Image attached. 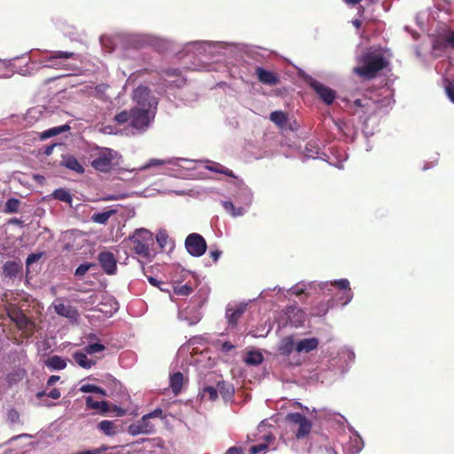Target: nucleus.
<instances>
[{
	"instance_id": "obj_1",
	"label": "nucleus",
	"mask_w": 454,
	"mask_h": 454,
	"mask_svg": "<svg viewBox=\"0 0 454 454\" xmlns=\"http://www.w3.org/2000/svg\"><path fill=\"white\" fill-rule=\"evenodd\" d=\"M356 61L357 66L353 68V73L365 81L375 79L389 65L384 54L372 48L364 51Z\"/></svg>"
},
{
	"instance_id": "obj_42",
	"label": "nucleus",
	"mask_w": 454,
	"mask_h": 454,
	"mask_svg": "<svg viewBox=\"0 0 454 454\" xmlns=\"http://www.w3.org/2000/svg\"><path fill=\"white\" fill-rule=\"evenodd\" d=\"M150 90L147 87H138L134 91V98H137V102L140 104V98L148 96Z\"/></svg>"
},
{
	"instance_id": "obj_38",
	"label": "nucleus",
	"mask_w": 454,
	"mask_h": 454,
	"mask_svg": "<svg viewBox=\"0 0 454 454\" xmlns=\"http://www.w3.org/2000/svg\"><path fill=\"white\" fill-rule=\"evenodd\" d=\"M443 84L447 97L454 104V81L446 78L443 81Z\"/></svg>"
},
{
	"instance_id": "obj_50",
	"label": "nucleus",
	"mask_w": 454,
	"mask_h": 454,
	"mask_svg": "<svg viewBox=\"0 0 454 454\" xmlns=\"http://www.w3.org/2000/svg\"><path fill=\"white\" fill-rule=\"evenodd\" d=\"M223 208L229 212L231 215H232V213L235 211L236 207L235 206L233 205L232 202L231 201H223Z\"/></svg>"
},
{
	"instance_id": "obj_53",
	"label": "nucleus",
	"mask_w": 454,
	"mask_h": 454,
	"mask_svg": "<svg viewBox=\"0 0 454 454\" xmlns=\"http://www.w3.org/2000/svg\"><path fill=\"white\" fill-rule=\"evenodd\" d=\"M110 411H114L116 413L117 416L121 417L126 414V410L118 407L116 405H114L112 409H110Z\"/></svg>"
},
{
	"instance_id": "obj_62",
	"label": "nucleus",
	"mask_w": 454,
	"mask_h": 454,
	"mask_svg": "<svg viewBox=\"0 0 454 454\" xmlns=\"http://www.w3.org/2000/svg\"><path fill=\"white\" fill-rule=\"evenodd\" d=\"M342 1L348 5L354 6L357 4H359L362 0H342Z\"/></svg>"
},
{
	"instance_id": "obj_64",
	"label": "nucleus",
	"mask_w": 454,
	"mask_h": 454,
	"mask_svg": "<svg viewBox=\"0 0 454 454\" xmlns=\"http://www.w3.org/2000/svg\"><path fill=\"white\" fill-rule=\"evenodd\" d=\"M95 393H96V394H100V395H104V396H105V395H106V390H105V389H103V388H101V387H98V386H96Z\"/></svg>"
},
{
	"instance_id": "obj_2",
	"label": "nucleus",
	"mask_w": 454,
	"mask_h": 454,
	"mask_svg": "<svg viewBox=\"0 0 454 454\" xmlns=\"http://www.w3.org/2000/svg\"><path fill=\"white\" fill-rule=\"evenodd\" d=\"M390 99L387 98L377 97L372 98L367 96H363L353 101L351 107L353 108V114L356 115L359 121L367 126V122L385 111L389 106Z\"/></svg>"
},
{
	"instance_id": "obj_34",
	"label": "nucleus",
	"mask_w": 454,
	"mask_h": 454,
	"mask_svg": "<svg viewBox=\"0 0 454 454\" xmlns=\"http://www.w3.org/2000/svg\"><path fill=\"white\" fill-rule=\"evenodd\" d=\"M207 168L208 170H210V171H213V172L224 174V175H226L228 176H231V177H235V175H234L232 170L228 169L226 168H224L223 165H221L219 163H216V162H214L211 165H207Z\"/></svg>"
},
{
	"instance_id": "obj_27",
	"label": "nucleus",
	"mask_w": 454,
	"mask_h": 454,
	"mask_svg": "<svg viewBox=\"0 0 454 454\" xmlns=\"http://www.w3.org/2000/svg\"><path fill=\"white\" fill-rule=\"evenodd\" d=\"M435 47L454 49V31H450L448 34L439 37Z\"/></svg>"
},
{
	"instance_id": "obj_48",
	"label": "nucleus",
	"mask_w": 454,
	"mask_h": 454,
	"mask_svg": "<svg viewBox=\"0 0 454 454\" xmlns=\"http://www.w3.org/2000/svg\"><path fill=\"white\" fill-rule=\"evenodd\" d=\"M80 390L82 393H95L96 385L85 384L81 387Z\"/></svg>"
},
{
	"instance_id": "obj_35",
	"label": "nucleus",
	"mask_w": 454,
	"mask_h": 454,
	"mask_svg": "<svg viewBox=\"0 0 454 454\" xmlns=\"http://www.w3.org/2000/svg\"><path fill=\"white\" fill-rule=\"evenodd\" d=\"M131 119V109L130 110H123L117 114H115L114 120L119 125H123L127 122L130 124Z\"/></svg>"
},
{
	"instance_id": "obj_21",
	"label": "nucleus",
	"mask_w": 454,
	"mask_h": 454,
	"mask_svg": "<svg viewBox=\"0 0 454 454\" xmlns=\"http://www.w3.org/2000/svg\"><path fill=\"white\" fill-rule=\"evenodd\" d=\"M44 364L51 370H63L67 364L64 358L57 355L50 356Z\"/></svg>"
},
{
	"instance_id": "obj_13",
	"label": "nucleus",
	"mask_w": 454,
	"mask_h": 454,
	"mask_svg": "<svg viewBox=\"0 0 454 454\" xmlns=\"http://www.w3.org/2000/svg\"><path fill=\"white\" fill-rule=\"evenodd\" d=\"M52 306L54 308L55 312L58 315L64 317L66 318L76 319L79 316V312L74 307L64 304L63 302L60 301L59 299L55 301L52 303Z\"/></svg>"
},
{
	"instance_id": "obj_63",
	"label": "nucleus",
	"mask_w": 454,
	"mask_h": 454,
	"mask_svg": "<svg viewBox=\"0 0 454 454\" xmlns=\"http://www.w3.org/2000/svg\"><path fill=\"white\" fill-rule=\"evenodd\" d=\"M352 24L356 29H360L362 27V21L360 20H353Z\"/></svg>"
},
{
	"instance_id": "obj_26",
	"label": "nucleus",
	"mask_w": 454,
	"mask_h": 454,
	"mask_svg": "<svg viewBox=\"0 0 454 454\" xmlns=\"http://www.w3.org/2000/svg\"><path fill=\"white\" fill-rule=\"evenodd\" d=\"M116 214V210L109 209L105 212L95 213L90 216V220L95 223L106 224L109 218Z\"/></svg>"
},
{
	"instance_id": "obj_11",
	"label": "nucleus",
	"mask_w": 454,
	"mask_h": 454,
	"mask_svg": "<svg viewBox=\"0 0 454 454\" xmlns=\"http://www.w3.org/2000/svg\"><path fill=\"white\" fill-rule=\"evenodd\" d=\"M98 262L103 271L107 275H114L117 271V261L115 255L109 251H102L98 255Z\"/></svg>"
},
{
	"instance_id": "obj_32",
	"label": "nucleus",
	"mask_w": 454,
	"mask_h": 454,
	"mask_svg": "<svg viewBox=\"0 0 454 454\" xmlns=\"http://www.w3.org/2000/svg\"><path fill=\"white\" fill-rule=\"evenodd\" d=\"M52 196L54 199L67 202L68 204H71L73 200L71 193L63 188L56 189L53 192Z\"/></svg>"
},
{
	"instance_id": "obj_58",
	"label": "nucleus",
	"mask_w": 454,
	"mask_h": 454,
	"mask_svg": "<svg viewBox=\"0 0 454 454\" xmlns=\"http://www.w3.org/2000/svg\"><path fill=\"white\" fill-rule=\"evenodd\" d=\"M221 254H222V252L219 250L210 251V257L215 262L219 259Z\"/></svg>"
},
{
	"instance_id": "obj_3",
	"label": "nucleus",
	"mask_w": 454,
	"mask_h": 454,
	"mask_svg": "<svg viewBox=\"0 0 454 454\" xmlns=\"http://www.w3.org/2000/svg\"><path fill=\"white\" fill-rule=\"evenodd\" d=\"M132 251L143 258L151 256V247L153 245V234L145 229H137L129 237Z\"/></svg>"
},
{
	"instance_id": "obj_19",
	"label": "nucleus",
	"mask_w": 454,
	"mask_h": 454,
	"mask_svg": "<svg viewBox=\"0 0 454 454\" xmlns=\"http://www.w3.org/2000/svg\"><path fill=\"white\" fill-rule=\"evenodd\" d=\"M333 285L336 286L339 289L344 290L343 294V305L348 304L353 298V294L351 292V289L349 287V281L347 278H341L335 280Z\"/></svg>"
},
{
	"instance_id": "obj_56",
	"label": "nucleus",
	"mask_w": 454,
	"mask_h": 454,
	"mask_svg": "<svg viewBox=\"0 0 454 454\" xmlns=\"http://www.w3.org/2000/svg\"><path fill=\"white\" fill-rule=\"evenodd\" d=\"M149 283L156 287H160V285H165V282L160 281L153 277H148Z\"/></svg>"
},
{
	"instance_id": "obj_61",
	"label": "nucleus",
	"mask_w": 454,
	"mask_h": 454,
	"mask_svg": "<svg viewBox=\"0 0 454 454\" xmlns=\"http://www.w3.org/2000/svg\"><path fill=\"white\" fill-rule=\"evenodd\" d=\"M9 61L4 59H0V67H6L8 66ZM4 74H0V78L4 77Z\"/></svg>"
},
{
	"instance_id": "obj_4",
	"label": "nucleus",
	"mask_w": 454,
	"mask_h": 454,
	"mask_svg": "<svg viewBox=\"0 0 454 454\" xmlns=\"http://www.w3.org/2000/svg\"><path fill=\"white\" fill-rule=\"evenodd\" d=\"M70 59L77 60L79 55L74 51H51L50 55L45 56L43 62L45 63V67L74 71L75 68L67 63Z\"/></svg>"
},
{
	"instance_id": "obj_10",
	"label": "nucleus",
	"mask_w": 454,
	"mask_h": 454,
	"mask_svg": "<svg viewBox=\"0 0 454 454\" xmlns=\"http://www.w3.org/2000/svg\"><path fill=\"white\" fill-rule=\"evenodd\" d=\"M155 431L154 425L150 421V419L147 415H144L139 420L135 423H132L128 427V433L130 435H137V434H150Z\"/></svg>"
},
{
	"instance_id": "obj_20",
	"label": "nucleus",
	"mask_w": 454,
	"mask_h": 454,
	"mask_svg": "<svg viewBox=\"0 0 454 454\" xmlns=\"http://www.w3.org/2000/svg\"><path fill=\"white\" fill-rule=\"evenodd\" d=\"M97 427L107 436H114L119 432V426L112 420H102Z\"/></svg>"
},
{
	"instance_id": "obj_9",
	"label": "nucleus",
	"mask_w": 454,
	"mask_h": 454,
	"mask_svg": "<svg viewBox=\"0 0 454 454\" xmlns=\"http://www.w3.org/2000/svg\"><path fill=\"white\" fill-rule=\"evenodd\" d=\"M149 110L133 107L131 108L130 127L137 131H145L150 125L151 118Z\"/></svg>"
},
{
	"instance_id": "obj_28",
	"label": "nucleus",
	"mask_w": 454,
	"mask_h": 454,
	"mask_svg": "<svg viewBox=\"0 0 454 454\" xmlns=\"http://www.w3.org/2000/svg\"><path fill=\"white\" fill-rule=\"evenodd\" d=\"M20 269V265L12 261L6 262L3 267L4 276L9 278L16 277Z\"/></svg>"
},
{
	"instance_id": "obj_12",
	"label": "nucleus",
	"mask_w": 454,
	"mask_h": 454,
	"mask_svg": "<svg viewBox=\"0 0 454 454\" xmlns=\"http://www.w3.org/2000/svg\"><path fill=\"white\" fill-rule=\"evenodd\" d=\"M310 87L315 90V92L318 95L324 103L326 105L333 104L336 97V93L333 90L325 86L323 83L317 81H312L310 82Z\"/></svg>"
},
{
	"instance_id": "obj_47",
	"label": "nucleus",
	"mask_w": 454,
	"mask_h": 454,
	"mask_svg": "<svg viewBox=\"0 0 454 454\" xmlns=\"http://www.w3.org/2000/svg\"><path fill=\"white\" fill-rule=\"evenodd\" d=\"M162 74L166 76H180L181 72L176 68H168L162 71Z\"/></svg>"
},
{
	"instance_id": "obj_37",
	"label": "nucleus",
	"mask_w": 454,
	"mask_h": 454,
	"mask_svg": "<svg viewBox=\"0 0 454 454\" xmlns=\"http://www.w3.org/2000/svg\"><path fill=\"white\" fill-rule=\"evenodd\" d=\"M217 393L220 392L221 395L226 398L227 396H231L233 393L232 387L229 384H227L225 381H219L217 383Z\"/></svg>"
},
{
	"instance_id": "obj_16",
	"label": "nucleus",
	"mask_w": 454,
	"mask_h": 454,
	"mask_svg": "<svg viewBox=\"0 0 454 454\" xmlns=\"http://www.w3.org/2000/svg\"><path fill=\"white\" fill-rule=\"evenodd\" d=\"M247 305L239 304L235 308H228L226 310V317L229 325L236 326L238 321L240 319L246 310Z\"/></svg>"
},
{
	"instance_id": "obj_45",
	"label": "nucleus",
	"mask_w": 454,
	"mask_h": 454,
	"mask_svg": "<svg viewBox=\"0 0 454 454\" xmlns=\"http://www.w3.org/2000/svg\"><path fill=\"white\" fill-rule=\"evenodd\" d=\"M8 420L12 423H19L20 422V414L19 412L12 409L10 410L8 412Z\"/></svg>"
},
{
	"instance_id": "obj_41",
	"label": "nucleus",
	"mask_w": 454,
	"mask_h": 454,
	"mask_svg": "<svg viewBox=\"0 0 454 454\" xmlns=\"http://www.w3.org/2000/svg\"><path fill=\"white\" fill-rule=\"evenodd\" d=\"M94 266H95V265H94L93 263H82V264L79 265V266L76 268L75 272H74V275H75L76 277H82V276H84V275L87 273V271H88L90 268H92V267H94Z\"/></svg>"
},
{
	"instance_id": "obj_46",
	"label": "nucleus",
	"mask_w": 454,
	"mask_h": 454,
	"mask_svg": "<svg viewBox=\"0 0 454 454\" xmlns=\"http://www.w3.org/2000/svg\"><path fill=\"white\" fill-rule=\"evenodd\" d=\"M166 161L165 160H158V159H152L150 160L145 166L143 168H149L151 167H154V166H159V165H163L165 164Z\"/></svg>"
},
{
	"instance_id": "obj_52",
	"label": "nucleus",
	"mask_w": 454,
	"mask_h": 454,
	"mask_svg": "<svg viewBox=\"0 0 454 454\" xmlns=\"http://www.w3.org/2000/svg\"><path fill=\"white\" fill-rule=\"evenodd\" d=\"M60 395L61 393L58 388H52L49 393H47V396L52 399H59Z\"/></svg>"
},
{
	"instance_id": "obj_30",
	"label": "nucleus",
	"mask_w": 454,
	"mask_h": 454,
	"mask_svg": "<svg viewBox=\"0 0 454 454\" xmlns=\"http://www.w3.org/2000/svg\"><path fill=\"white\" fill-rule=\"evenodd\" d=\"M262 361L263 356L259 351H249L244 358V362L247 365H259L262 363Z\"/></svg>"
},
{
	"instance_id": "obj_24",
	"label": "nucleus",
	"mask_w": 454,
	"mask_h": 454,
	"mask_svg": "<svg viewBox=\"0 0 454 454\" xmlns=\"http://www.w3.org/2000/svg\"><path fill=\"white\" fill-rule=\"evenodd\" d=\"M184 383V376L183 373L177 372L170 376L169 379V387L172 389V392L176 395L181 392L182 387Z\"/></svg>"
},
{
	"instance_id": "obj_39",
	"label": "nucleus",
	"mask_w": 454,
	"mask_h": 454,
	"mask_svg": "<svg viewBox=\"0 0 454 454\" xmlns=\"http://www.w3.org/2000/svg\"><path fill=\"white\" fill-rule=\"evenodd\" d=\"M106 349V346L100 343H90L84 347L83 350L88 355H92L98 352H102Z\"/></svg>"
},
{
	"instance_id": "obj_7",
	"label": "nucleus",
	"mask_w": 454,
	"mask_h": 454,
	"mask_svg": "<svg viewBox=\"0 0 454 454\" xmlns=\"http://www.w3.org/2000/svg\"><path fill=\"white\" fill-rule=\"evenodd\" d=\"M286 420L294 426L298 427L294 431L295 437L298 440L304 439L309 434L312 424L303 414L300 412L288 413L286 415Z\"/></svg>"
},
{
	"instance_id": "obj_5",
	"label": "nucleus",
	"mask_w": 454,
	"mask_h": 454,
	"mask_svg": "<svg viewBox=\"0 0 454 454\" xmlns=\"http://www.w3.org/2000/svg\"><path fill=\"white\" fill-rule=\"evenodd\" d=\"M97 151L91 155L93 157L91 167L98 171L106 173L113 168L117 152L106 147L97 148Z\"/></svg>"
},
{
	"instance_id": "obj_54",
	"label": "nucleus",
	"mask_w": 454,
	"mask_h": 454,
	"mask_svg": "<svg viewBox=\"0 0 454 454\" xmlns=\"http://www.w3.org/2000/svg\"><path fill=\"white\" fill-rule=\"evenodd\" d=\"M234 348H235V346L232 345L230 341H224L222 344L221 350L223 352H228V351L234 349Z\"/></svg>"
},
{
	"instance_id": "obj_6",
	"label": "nucleus",
	"mask_w": 454,
	"mask_h": 454,
	"mask_svg": "<svg viewBox=\"0 0 454 454\" xmlns=\"http://www.w3.org/2000/svg\"><path fill=\"white\" fill-rule=\"evenodd\" d=\"M8 317L15 323L16 326L30 337L35 333V325L18 307H11L8 309Z\"/></svg>"
},
{
	"instance_id": "obj_40",
	"label": "nucleus",
	"mask_w": 454,
	"mask_h": 454,
	"mask_svg": "<svg viewBox=\"0 0 454 454\" xmlns=\"http://www.w3.org/2000/svg\"><path fill=\"white\" fill-rule=\"evenodd\" d=\"M193 291L189 284L178 285L174 286V293L177 295L187 296Z\"/></svg>"
},
{
	"instance_id": "obj_36",
	"label": "nucleus",
	"mask_w": 454,
	"mask_h": 454,
	"mask_svg": "<svg viewBox=\"0 0 454 454\" xmlns=\"http://www.w3.org/2000/svg\"><path fill=\"white\" fill-rule=\"evenodd\" d=\"M20 205V200L11 198L5 202L4 212L7 214L17 213Z\"/></svg>"
},
{
	"instance_id": "obj_59",
	"label": "nucleus",
	"mask_w": 454,
	"mask_h": 454,
	"mask_svg": "<svg viewBox=\"0 0 454 454\" xmlns=\"http://www.w3.org/2000/svg\"><path fill=\"white\" fill-rule=\"evenodd\" d=\"M56 146V144H52L51 145H47L44 147L43 153L47 156L51 155L53 152L54 147Z\"/></svg>"
},
{
	"instance_id": "obj_33",
	"label": "nucleus",
	"mask_w": 454,
	"mask_h": 454,
	"mask_svg": "<svg viewBox=\"0 0 454 454\" xmlns=\"http://www.w3.org/2000/svg\"><path fill=\"white\" fill-rule=\"evenodd\" d=\"M217 397V389L214 387H205L201 391V398L204 400L215 401Z\"/></svg>"
},
{
	"instance_id": "obj_57",
	"label": "nucleus",
	"mask_w": 454,
	"mask_h": 454,
	"mask_svg": "<svg viewBox=\"0 0 454 454\" xmlns=\"http://www.w3.org/2000/svg\"><path fill=\"white\" fill-rule=\"evenodd\" d=\"M59 379L60 377L58 375H51L47 380V386L50 387L54 385L57 381L59 380Z\"/></svg>"
},
{
	"instance_id": "obj_23",
	"label": "nucleus",
	"mask_w": 454,
	"mask_h": 454,
	"mask_svg": "<svg viewBox=\"0 0 454 454\" xmlns=\"http://www.w3.org/2000/svg\"><path fill=\"white\" fill-rule=\"evenodd\" d=\"M119 448V446L102 445L99 448L79 451L75 454H119L116 451Z\"/></svg>"
},
{
	"instance_id": "obj_18",
	"label": "nucleus",
	"mask_w": 454,
	"mask_h": 454,
	"mask_svg": "<svg viewBox=\"0 0 454 454\" xmlns=\"http://www.w3.org/2000/svg\"><path fill=\"white\" fill-rule=\"evenodd\" d=\"M87 355L88 354L84 350H78L73 353L72 357L80 367L83 369H90L97 362L95 360L89 359Z\"/></svg>"
},
{
	"instance_id": "obj_8",
	"label": "nucleus",
	"mask_w": 454,
	"mask_h": 454,
	"mask_svg": "<svg viewBox=\"0 0 454 454\" xmlns=\"http://www.w3.org/2000/svg\"><path fill=\"white\" fill-rule=\"evenodd\" d=\"M184 246L187 252L194 257L203 255L207 250L205 239L198 233L189 234L185 239Z\"/></svg>"
},
{
	"instance_id": "obj_22",
	"label": "nucleus",
	"mask_w": 454,
	"mask_h": 454,
	"mask_svg": "<svg viewBox=\"0 0 454 454\" xmlns=\"http://www.w3.org/2000/svg\"><path fill=\"white\" fill-rule=\"evenodd\" d=\"M85 401L87 407L90 409L100 410L102 413L110 411V405L106 401H94L92 396H87Z\"/></svg>"
},
{
	"instance_id": "obj_51",
	"label": "nucleus",
	"mask_w": 454,
	"mask_h": 454,
	"mask_svg": "<svg viewBox=\"0 0 454 454\" xmlns=\"http://www.w3.org/2000/svg\"><path fill=\"white\" fill-rule=\"evenodd\" d=\"M226 454H244V450L241 447H231L228 449Z\"/></svg>"
},
{
	"instance_id": "obj_49",
	"label": "nucleus",
	"mask_w": 454,
	"mask_h": 454,
	"mask_svg": "<svg viewBox=\"0 0 454 454\" xmlns=\"http://www.w3.org/2000/svg\"><path fill=\"white\" fill-rule=\"evenodd\" d=\"M146 415L150 419H155V418L161 419L162 418V410L160 408H157L154 411H153L152 412L147 413Z\"/></svg>"
},
{
	"instance_id": "obj_60",
	"label": "nucleus",
	"mask_w": 454,
	"mask_h": 454,
	"mask_svg": "<svg viewBox=\"0 0 454 454\" xmlns=\"http://www.w3.org/2000/svg\"><path fill=\"white\" fill-rule=\"evenodd\" d=\"M244 214V208L243 207H238L235 209V211L232 213V216H239Z\"/></svg>"
},
{
	"instance_id": "obj_25",
	"label": "nucleus",
	"mask_w": 454,
	"mask_h": 454,
	"mask_svg": "<svg viewBox=\"0 0 454 454\" xmlns=\"http://www.w3.org/2000/svg\"><path fill=\"white\" fill-rule=\"evenodd\" d=\"M295 348L294 340L293 336H287L281 340V342L278 347V351L281 355L288 356L293 350Z\"/></svg>"
},
{
	"instance_id": "obj_15",
	"label": "nucleus",
	"mask_w": 454,
	"mask_h": 454,
	"mask_svg": "<svg viewBox=\"0 0 454 454\" xmlns=\"http://www.w3.org/2000/svg\"><path fill=\"white\" fill-rule=\"evenodd\" d=\"M60 165L66 167L67 168L77 174L84 173V168L82 167V165L78 161V160L74 156L71 154L62 155Z\"/></svg>"
},
{
	"instance_id": "obj_17",
	"label": "nucleus",
	"mask_w": 454,
	"mask_h": 454,
	"mask_svg": "<svg viewBox=\"0 0 454 454\" xmlns=\"http://www.w3.org/2000/svg\"><path fill=\"white\" fill-rule=\"evenodd\" d=\"M319 340L317 338L303 339L298 341L295 345V350L299 353L306 352L309 353L317 348Z\"/></svg>"
},
{
	"instance_id": "obj_14",
	"label": "nucleus",
	"mask_w": 454,
	"mask_h": 454,
	"mask_svg": "<svg viewBox=\"0 0 454 454\" xmlns=\"http://www.w3.org/2000/svg\"><path fill=\"white\" fill-rule=\"evenodd\" d=\"M255 74L257 75L258 80L263 84L271 86L278 84L279 82V79L275 73L265 70L262 67H256Z\"/></svg>"
},
{
	"instance_id": "obj_55",
	"label": "nucleus",
	"mask_w": 454,
	"mask_h": 454,
	"mask_svg": "<svg viewBox=\"0 0 454 454\" xmlns=\"http://www.w3.org/2000/svg\"><path fill=\"white\" fill-rule=\"evenodd\" d=\"M40 256L41 255L39 254H29L27 256V261H26L27 264L28 265V264H31L32 262L37 261L40 258Z\"/></svg>"
},
{
	"instance_id": "obj_44",
	"label": "nucleus",
	"mask_w": 454,
	"mask_h": 454,
	"mask_svg": "<svg viewBox=\"0 0 454 454\" xmlns=\"http://www.w3.org/2000/svg\"><path fill=\"white\" fill-rule=\"evenodd\" d=\"M268 448V445L267 443H261V444H257V445H253L250 450H249V453L250 454H257L261 451H263L265 450H267Z\"/></svg>"
},
{
	"instance_id": "obj_29",
	"label": "nucleus",
	"mask_w": 454,
	"mask_h": 454,
	"mask_svg": "<svg viewBox=\"0 0 454 454\" xmlns=\"http://www.w3.org/2000/svg\"><path fill=\"white\" fill-rule=\"evenodd\" d=\"M69 129H70V126L67 125V124H64V125H61V126L54 127V128H51V129H49L43 131L40 135V138L44 140V139L50 138L51 137L57 136V135H59L60 133H63L65 131H67Z\"/></svg>"
},
{
	"instance_id": "obj_43",
	"label": "nucleus",
	"mask_w": 454,
	"mask_h": 454,
	"mask_svg": "<svg viewBox=\"0 0 454 454\" xmlns=\"http://www.w3.org/2000/svg\"><path fill=\"white\" fill-rule=\"evenodd\" d=\"M168 239V235L164 232H160L156 236V240L162 248L167 246Z\"/></svg>"
},
{
	"instance_id": "obj_31",
	"label": "nucleus",
	"mask_w": 454,
	"mask_h": 454,
	"mask_svg": "<svg viewBox=\"0 0 454 454\" xmlns=\"http://www.w3.org/2000/svg\"><path fill=\"white\" fill-rule=\"evenodd\" d=\"M270 120L279 127L286 125L287 121L286 114L282 111H274L270 115Z\"/></svg>"
}]
</instances>
